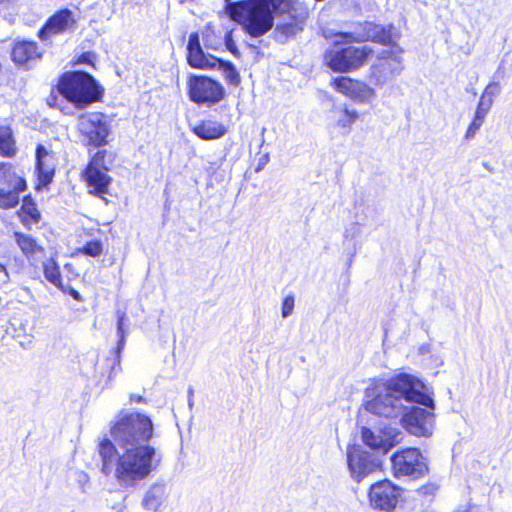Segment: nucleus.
I'll return each instance as SVG.
<instances>
[{
	"label": "nucleus",
	"instance_id": "f257e3e1",
	"mask_svg": "<svg viewBox=\"0 0 512 512\" xmlns=\"http://www.w3.org/2000/svg\"><path fill=\"white\" fill-rule=\"evenodd\" d=\"M154 425L139 412L121 411L110 423L111 439L99 444L102 472L114 473L121 487H134L161 463L162 455L151 446Z\"/></svg>",
	"mask_w": 512,
	"mask_h": 512
},
{
	"label": "nucleus",
	"instance_id": "f03ea898",
	"mask_svg": "<svg viewBox=\"0 0 512 512\" xmlns=\"http://www.w3.org/2000/svg\"><path fill=\"white\" fill-rule=\"evenodd\" d=\"M365 409L378 416L397 418L407 410L405 403L434 408L430 389L419 378L410 374H399L387 383L377 384L367 390Z\"/></svg>",
	"mask_w": 512,
	"mask_h": 512
},
{
	"label": "nucleus",
	"instance_id": "7ed1b4c3",
	"mask_svg": "<svg viewBox=\"0 0 512 512\" xmlns=\"http://www.w3.org/2000/svg\"><path fill=\"white\" fill-rule=\"evenodd\" d=\"M231 17L239 22L252 37L266 34L274 25L269 0H244L228 4Z\"/></svg>",
	"mask_w": 512,
	"mask_h": 512
},
{
	"label": "nucleus",
	"instance_id": "20e7f679",
	"mask_svg": "<svg viewBox=\"0 0 512 512\" xmlns=\"http://www.w3.org/2000/svg\"><path fill=\"white\" fill-rule=\"evenodd\" d=\"M57 89L65 99L79 109L86 108L102 96V89L95 79L90 74L81 71L63 74Z\"/></svg>",
	"mask_w": 512,
	"mask_h": 512
},
{
	"label": "nucleus",
	"instance_id": "39448f33",
	"mask_svg": "<svg viewBox=\"0 0 512 512\" xmlns=\"http://www.w3.org/2000/svg\"><path fill=\"white\" fill-rule=\"evenodd\" d=\"M188 63L195 68L208 69L218 68L222 71L225 79L232 85L240 83V76L235 67L226 61H222L215 56L205 54L200 46L199 35L192 33L189 36L188 45Z\"/></svg>",
	"mask_w": 512,
	"mask_h": 512
},
{
	"label": "nucleus",
	"instance_id": "423d86ee",
	"mask_svg": "<svg viewBox=\"0 0 512 512\" xmlns=\"http://www.w3.org/2000/svg\"><path fill=\"white\" fill-rule=\"evenodd\" d=\"M403 50L398 45H392L378 54L377 62L371 66L370 80L377 86H384L401 74Z\"/></svg>",
	"mask_w": 512,
	"mask_h": 512
},
{
	"label": "nucleus",
	"instance_id": "0eeeda50",
	"mask_svg": "<svg viewBox=\"0 0 512 512\" xmlns=\"http://www.w3.org/2000/svg\"><path fill=\"white\" fill-rule=\"evenodd\" d=\"M81 141L87 146L101 147L107 144L110 133L106 116L101 112H87L77 119Z\"/></svg>",
	"mask_w": 512,
	"mask_h": 512
},
{
	"label": "nucleus",
	"instance_id": "6e6552de",
	"mask_svg": "<svg viewBox=\"0 0 512 512\" xmlns=\"http://www.w3.org/2000/svg\"><path fill=\"white\" fill-rule=\"evenodd\" d=\"M372 53L368 46H349L328 51L325 60L333 71L348 72L361 67Z\"/></svg>",
	"mask_w": 512,
	"mask_h": 512
},
{
	"label": "nucleus",
	"instance_id": "1a4fd4ad",
	"mask_svg": "<svg viewBox=\"0 0 512 512\" xmlns=\"http://www.w3.org/2000/svg\"><path fill=\"white\" fill-rule=\"evenodd\" d=\"M392 472L396 478L411 477L414 479L425 476L428 472L426 459L416 448L397 451L391 457Z\"/></svg>",
	"mask_w": 512,
	"mask_h": 512
},
{
	"label": "nucleus",
	"instance_id": "9d476101",
	"mask_svg": "<svg viewBox=\"0 0 512 512\" xmlns=\"http://www.w3.org/2000/svg\"><path fill=\"white\" fill-rule=\"evenodd\" d=\"M346 460L350 476L357 482L381 467L379 457L357 445L348 446Z\"/></svg>",
	"mask_w": 512,
	"mask_h": 512
},
{
	"label": "nucleus",
	"instance_id": "9b49d317",
	"mask_svg": "<svg viewBox=\"0 0 512 512\" xmlns=\"http://www.w3.org/2000/svg\"><path fill=\"white\" fill-rule=\"evenodd\" d=\"M105 155V150L96 152L83 172L89 192L99 196L108 192L111 183V177L107 173L108 168L104 164Z\"/></svg>",
	"mask_w": 512,
	"mask_h": 512
},
{
	"label": "nucleus",
	"instance_id": "f8f14e48",
	"mask_svg": "<svg viewBox=\"0 0 512 512\" xmlns=\"http://www.w3.org/2000/svg\"><path fill=\"white\" fill-rule=\"evenodd\" d=\"M435 407H411L401 415L402 426L412 435L417 437H429L433 433L435 425Z\"/></svg>",
	"mask_w": 512,
	"mask_h": 512
},
{
	"label": "nucleus",
	"instance_id": "ddd939ff",
	"mask_svg": "<svg viewBox=\"0 0 512 512\" xmlns=\"http://www.w3.org/2000/svg\"><path fill=\"white\" fill-rule=\"evenodd\" d=\"M336 40L335 43L339 44L342 42H362L371 40L373 42L381 43L383 45H393L392 29H386L381 25L366 22L363 30H355L352 32H338L334 34Z\"/></svg>",
	"mask_w": 512,
	"mask_h": 512
},
{
	"label": "nucleus",
	"instance_id": "4468645a",
	"mask_svg": "<svg viewBox=\"0 0 512 512\" xmlns=\"http://www.w3.org/2000/svg\"><path fill=\"white\" fill-rule=\"evenodd\" d=\"M224 94L222 85L211 78L200 76L189 81V96L195 103L215 104L223 99Z\"/></svg>",
	"mask_w": 512,
	"mask_h": 512
},
{
	"label": "nucleus",
	"instance_id": "2eb2a0df",
	"mask_svg": "<svg viewBox=\"0 0 512 512\" xmlns=\"http://www.w3.org/2000/svg\"><path fill=\"white\" fill-rule=\"evenodd\" d=\"M398 496V487L389 480L378 481L369 490L370 505L381 511H392L397 505Z\"/></svg>",
	"mask_w": 512,
	"mask_h": 512
},
{
	"label": "nucleus",
	"instance_id": "dca6fc26",
	"mask_svg": "<svg viewBox=\"0 0 512 512\" xmlns=\"http://www.w3.org/2000/svg\"><path fill=\"white\" fill-rule=\"evenodd\" d=\"M402 432L395 428H387L377 432L364 427L362 429V440L371 449L386 454L391 448L402 441Z\"/></svg>",
	"mask_w": 512,
	"mask_h": 512
},
{
	"label": "nucleus",
	"instance_id": "f3484780",
	"mask_svg": "<svg viewBox=\"0 0 512 512\" xmlns=\"http://www.w3.org/2000/svg\"><path fill=\"white\" fill-rule=\"evenodd\" d=\"M76 25L74 14L69 9H62L52 15L39 30L38 37L47 41L50 37L73 30Z\"/></svg>",
	"mask_w": 512,
	"mask_h": 512
},
{
	"label": "nucleus",
	"instance_id": "a211bd4d",
	"mask_svg": "<svg viewBox=\"0 0 512 512\" xmlns=\"http://www.w3.org/2000/svg\"><path fill=\"white\" fill-rule=\"evenodd\" d=\"M333 86L338 92L359 102L367 101L375 96L373 88L349 77L342 76L334 79Z\"/></svg>",
	"mask_w": 512,
	"mask_h": 512
},
{
	"label": "nucleus",
	"instance_id": "6ab92c4d",
	"mask_svg": "<svg viewBox=\"0 0 512 512\" xmlns=\"http://www.w3.org/2000/svg\"><path fill=\"white\" fill-rule=\"evenodd\" d=\"M42 52L36 42L33 41H17L14 43L11 57L15 64L27 66L31 62L40 59Z\"/></svg>",
	"mask_w": 512,
	"mask_h": 512
},
{
	"label": "nucleus",
	"instance_id": "aec40b11",
	"mask_svg": "<svg viewBox=\"0 0 512 512\" xmlns=\"http://www.w3.org/2000/svg\"><path fill=\"white\" fill-rule=\"evenodd\" d=\"M193 133L203 140H216L223 137L228 128L214 119H204L192 126Z\"/></svg>",
	"mask_w": 512,
	"mask_h": 512
},
{
	"label": "nucleus",
	"instance_id": "412c9836",
	"mask_svg": "<svg viewBox=\"0 0 512 512\" xmlns=\"http://www.w3.org/2000/svg\"><path fill=\"white\" fill-rule=\"evenodd\" d=\"M37 171L39 181L42 185H47L52 181L54 176V165L52 164V156L42 145H38L36 149Z\"/></svg>",
	"mask_w": 512,
	"mask_h": 512
},
{
	"label": "nucleus",
	"instance_id": "4be33fe9",
	"mask_svg": "<svg viewBox=\"0 0 512 512\" xmlns=\"http://www.w3.org/2000/svg\"><path fill=\"white\" fill-rule=\"evenodd\" d=\"M14 240L22 253L28 258L35 260L44 254V248L31 235L22 232H14Z\"/></svg>",
	"mask_w": 512,
	"mask_h": 512
},
{
	"label": "nucleus",
	"instance_id": "5701e85b",
	"mask_svg": "<svg viewBox=\"0 0 512 512\" xmlns=\"http://www.w3.org/2000/svg\"><path fill=\"white\" fill-rule=\"evenodd\" d=\"M166 500V487L162 483H154L146 491L142 506L148 511L156 512Z\"/></svg>",
	"mask_w": 512,
	"mask_h": 512
},
{
	"label": "nucleus",
	"instance_id": "b1692460",
	"mask_svg": "<svg viewBox=\"0 0 512 512\" xmlns=\"http://www.w3.org/2000/svg\"><path fill=\"white\" fill-rule=\"evenodd\" d=\"M0 182L14 190H25L24 178L16 172L11 163H0Z\"/></svg>",
	"mask_w": 512,
	"mask_h": 512
},
{
	"label": "nucleus",
	"instance_id": "393cba45",
	"mask_svg": "<svg viewBox=\"0 0 512 512\" xmlns=\"http://www.w3.org/2000/svg\"><path fill=\"white\" fill-rule=\"evenodd\" d=\"M18 215L21 222L27 227H30L32 224H36L40 219V213L30 198H24Z\"/></svg>",
	"mask_w": 512,
	"mask_h": 512
},
{
	"label": "nucleus",
	"instance_id": "a878e982",
	"mask_svg": "<svg viewBox=\"0 0 512 512\" xmlns=\"http://www.w3.org/2000/svg\"><path fill=\"white\" fill-rule=\"evenodd\" d=\"M0 152L2 155L12 157L15 154V141L9 127H0Z\"/></svg>",
	"mask_w": 512,
	"mask_h": 512
},
{
	"label": "nucleus",
	"instance_id": "bb28decb",
	"mask_svg": "<svg viewBox=\"0 0 512 512\" xmlns=\"http://www.w3.org/2000/svg\"><path fill=\"white\" fill-rule=\"evenodd\" d=\"M43 272L45 278L58 288H62V279L59 266L53 259H48L43 263Z\"/></svg>",
	"mask_w": 512,
	"mask_h": 512
},
{
	"label": "nucleus",
	"instance_id": "cd10ccee",
	"mask_svg": "<svg viewBox=\"0 0 512 512\" xmlns=\"http://www.w3.org/2000/svg\"><path fill=\"white\" fill-rule=\"evenodd\" d=\"M22 191L23 190L14 189L5 191L4 189H0V208L9 209L16 206L19 202V193Z\"/></svg>",
	"mask_w": 512,
	"mask_h": 512
},
{
	"label": "nucleus",
	"instance_id": "c85d7f7f",
	"mask_svg": "<svg viewBox=\"0 0 512 512\" xmlns=\"http://www.w3.org/2000/svg\"><path fill=\"white\" fill-rule=\"evenodd\" d=\"M78 252L90 257H98L103 253V243L101 240L97 239L88 241L82 247L78 248Z\"/></svg>",
	"mask_w": 512,
	"mask_h": 512
},
{
	"label": "nucleus",
	"instance_id": "c756f323",
	"mask_svg": "<svg viewBox=\"0 0 512 512\" xmlns=\"http://www.w3.org/2000/svg\"><path fill=\"white\" fill-rule=\"evenodd\" d=\"M485 117H486V115H484L482 112H478V111L475 112L474 118L465 133V138L467 140L472 139L475 136L476 132L482 126Z\"/></svg>",
	"mask_w": 512,
	"mask_h": 512
},
{
	"label": "nucleus",
	"instance_id": "7c9ffc66",
	"mask_svg": "<svg viewBox=\"0 0 512 512\" xmlns=\"http://www.w3.org/2000/svg\"><path fill=\"white\" fill-rule=\"evenodd\" d=\"M124 326V314H120L117 322V333L119 335V341L117 345V353H120L125 346V330Z\"/></svg>",
	"mask_w": 512,
	"mask_h": 512
},
{
	"label": "nucleus",
	"instance_id": "2f4dec72",
	"mask_svg": "<svg viewBox=\"0 0 512 512\" xmlns=\"http://www.w3.org/2000/svg\"><path fill=\"white\" fill-rule=\"evenodd\" d=\"M358 118L356 111H349L348 109L344 110V116L338 120V126L340 127H348L353 124Z\"/></svg>",
	"mask_w": 512,
	"mask_h": 512
},
{
	"label": "nucleus",
	"instance_id": "473e14b6",
	"mask_svg": "<svg viewBox=\"0 0 512 512\" xmlns=\"http://www.w3.org/2000/svg\"><path fill=\"white\" fill-rule=\"evenodd\" d=\"M294 296L288 295L284 298L282 304V317L287 318L293 313L294 310Z\"/></svg>",
	"mask_w": 512,
	"mask_h": 512
},
{
	"label": "nucleus",
	"instance_id": "72a5a7b5",
	"mask_svg": "<svg viewBox=\"0 0 512 512\" xmlns=\"http://www.w3.org/2000/svg\"><path fill=\"white\" fill-rule=\"evenodd\" d=\"M275 11L288 12L293 0H269Z\"/></svg>",
	"mask_w": 512,
	"mask_h": 512
},
{
	"label": "nucleus",
	"instance_id": "f704fd0d",
	"mask_svg": "<svg viewBox=\"0 0 512 512\" xmlns=\"http://www.w3.org/2000/svg\"><path fill=\"white\" fill-rule=\"evenodd\" d=\"M276 30L281 32L282 34L286 36L294 35L297 30L298 26L296 23H284V24H277Z\"/></svg>",
	"mask_w": 512,
	"mask_h": 512
},
{
	"label": "nucleus",
	"instance_id": "c9c22d12",
	"mask_svg": "<svg viewBox=\"0 0 512 512\" xmlns=\"http://www.w3.org/2000/svg\"><path fill=\"white\" fill-rule=\"evenodd\" d=\"M72 477L78 483L82 490H85L86 485L89 483V476L84 471L76 470L73 471Z\"/></svg>",
	"mask_w": 512,
	"mask_h": 512
},
{
	"label": "nucleus",
	"instance_id": "e433bc0d",
	"mask_svg": "<svg viewBox=\"0 0 512 512\" xmlns=\"http://www.w3.org/2000/svg\"><path fill=\"white\" fill-rule=\"evenodd\" d=\"M501 92V86L497 82H492L487 85L483 92V96H486L487 98H490L493 100L495 96H497Z\"/></svg>",
	"mask_w": 512,
	"mask_h": 512
},
{
	"label": "nucleus",
	"instance_id": "4c0bfd02",
	"mask_svg": "<svg viewBox=\"0 0 512 512\" xmlns=\"http://www.w3.org/2000/svg\"><path fill=\"white\" fill-rule=\"evenodd\" d=\"M493 100L487 98L486 96H481L480 101L478 103L476 111L482 112L484 115H487L488 111L492 106Z\"/></svg>",
	"mask_w": 512,
	"mask_h": 512
},
{
	"label": "nucleus",
	"instance_id": "58836bf2",
	"mask_svg": "<svg viewBox=\"0 0 512 512\" xmlns=\"http://www.w3.org/2000/svg\"><path fill=\"white\" fill-rule=\"evenodd\" d=\"M225 45L227 47V49L234 55H238V50L236 48V45H235V42L232 38V33L231 32H228L226 35H225Z\"/></svg>",
	"mask_w": 512,
	"mask_h": 512
},
{
	"label": "nucleus",
	"instance_id": "ea45409f",
	"mask_svg": "<svg viewBox=\"0 0 512 512\" xmlns=\"http://www.w3.org/2000/svg\"><path fill=\"white\" fill-rule=\"evenodd\" d=\"M10 281V275L7 268L0 263V289L7 285Z\"/></svg>",
	"mask_w": 512,
	"mask_h": 512
},
{
	"label": "nucleus",
	"instance_id": "a19ab883",
	"mask_svg": "<svg viewBox=\"0 0 512 512\" xmlns=\"http://www.w3.org/2000/svg\"><path fill=\"white\" fill-rule=\"evenodd\" d=\"M437 486L435 484H426L421 486L418 489L419 494L421 495H433L437 491Z\"/></svg>",
	"mask_w": 512,
	"mask_h": 512
},
{
	"label": "nucleus",
	"instance_id": "79ce46f5",
	"mask_svg": "<svg viewBox=\"0 0 512 512\" xmlns=\"http://www.w3.org/2000/svg\"><path fill=\"white\" fill-rule=\"evenodd\" d=\"M64 292H67L71 297H73L76 301H83V298L82 296L80 295V293L75 290L74 288L72 287H68V289H65L63 286L61 288Z\"/></svg>",
	"mask_w": 512,
	"mask_h": 512
},
{
	"label": "nucleus",
	"instance_id": "37998d69",
	"mask_svg": "<svg viewBox=\"0 0 512 512\" xmlns=\"http://www.w3.org/2000/svg\"><path fill=\"white\" fill-rule=\"evenodd\" d=\"M269 162V155L268 154H265L264 156H262L259 160V165L256 169V171H259L261 170V168L266 165L267 163Z\"/></svg>",
	"mask_w": 512,
	"mask_h": 512
},
{
	"label": "nucleus",
	"instance_id": "c03bdc74",
	"mask_svg": "<svg viewBox=\"0 0 512 512\" xmlns=\"http://www.w3.org/2000/svg\"><path fill=\"white\" fill-rule=\"evenodd\" d=\"M130 400L131 401H136V402H142L144 401L143 397L142 396H136V395H131L130 396Z\"/></svg>",
	"mask_w": 512,
	"mask_h": 512
},
{
	"label": "nucleus",
	"instance_id": "a18cd8bd",
	"mask_svg": "<svg viewBox=\"0 0 512 512\" xmlns=\"http://www.w3.org/2000/svg\"><path fill=\"white\" fill-rule=\"evenodd\" d=\"M55 100H56V98H55L54 96H50V97L47 99V103H48V105H50V106L55 105V103H54V102H55Z\"/></svg>",
	"mask_w": 512,
	"mask_h": 512
},
{
	"label": "nucleus",
	"instance_id": "49530a36",
	"mask_svg": "<svg viewBox=\"0 0 512 512\" xmlns=\"http://www.w3.org/2000/svg\"><path fill=\"white\" fill-rule=\"evenodd\" d=\"M453 512H469V510L468 509H465V510L458 509V510H455Z\"/></svg>",
	"mask_w": 512,
	"mask_h": 512
}]
</instances>
